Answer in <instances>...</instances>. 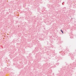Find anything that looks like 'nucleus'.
<instances>
[{
    "instance_id": "nucleus-2",
    "label": "nucleus",
    "mask_w": 76,
    "mask_h": 76,
    "mask_svg": "<svg viewBox=\"0 0 76 76\" xmlns=\"http://www.w3.org/2000/svg\"><path fill=\"white\" fill-rule=\"evenodd\" d=\"M62 4L63 5L64 4H63V3H62Z\"/></svg>"
},
{
    "instance_id": "nucleus-1",
    "label": "nucleus",
    "mask_w": 76,
    "mask_h": 76,
    "mask_svg": "<svg viewBox=\"0 0 76 76\" xmlns=\"http://www.w3.org/2000/svg\"><path fill=\"white\" fill-rule=\"evenodd\" d=\"M61 31L62 32V33H63V31H62V30H61Z\"/></svg>"
}]
</instances>
